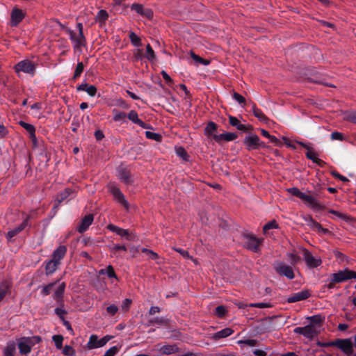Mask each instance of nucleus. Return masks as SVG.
I'll use <instances>...</instances> for the list:
<instances>
[{
  "mask_svg": "<svg viewBox=\"0 0 356 356\" xmlns=\"http://www.w3.org/2000/svg\"><path fill=\"white\" fill-rule=\"evenodd\" d=\"M74 49H79L81 47H85L86 45V38L84 36L83 33H79V35L76 38L74 41Z\"/></svg>",
  "mask_w": 356,
  "mask_h": 356,
  "instance_id": "nucleus-32",
  "label": "nucleus"
},
{
  "mask_svg": "<svg viewBox=\"0 0 356 356\" xmlns=\"http://www.w3.org/2000/svg\"><path fill=\"white\" fill-rule=\"evenodd\" d=\"M238 343L245 344L249 346H255L257 345L258 341L256 339H245V340H240L238 341Z\"/></svg>",
  "mask_w": 356,
  "mask_h": 356,
  "instance_id": "nucleus-53",
  "label": "nucleus"
},
{
  "mask_svg": "<svg viewBox=\"0 0 356 356\" xmlns=\"http://www.w3.org/2000/svg\"><path fill=\"white\" fill-rule=\"evenodd\" d=\"M169 323V320L168 318H165L164 317H156L153 319H150L147 325L149 326L153 324H158L160 325H167Z\"/></svg>",
  "mask_w": 356,
  "mask_h": 356,
  "instance_id": "nucleus-33",
  "label": "nucleus"
},
{
  "mask_svg": "<svg viewBox=\"0 0 356 356\" xmlns=\"http://www.w3.org/2000/svg\"><path fill=\"white\" fill-rule=\"evenodd\" d=\"M288 257L290 258L291 261V264L293 265L297 264L300 261V257L297 255L296 254L290 253L287 254Z\"/></svg>",
  "mask_w": 356,
  "mask_h": 356,
  "instance_id": "nucleus-55",
  "label": "nucleus"
},
{
  "mask_svg": "<svg viewBox=\"0 0 356 356\" xmlns=\"http://www.w3.org/2000/svg\"><path fill=\"white\" fill-rule=\"evenodd\" d=\"M73 193L74 191L70 188H66L64 191L59 193L55 199L54 208H57L62 202L66 200Z\"/></svg>",
  "mask_w": 356,
  "mask_h": 356,
  "instance_id": "nucleus-19",
  "label": "nucleus"
},
{
  "mask_svg": "<svg viewBox=\"0 0 356 356\" xmlns=\"http://www.w3.org/2000/svg\"><path fill=\"white\" fill-rule=\"evenodd\" d=\"M331 139L332 140H343V134H341L340 132L334 131L331 134Z\"/></svg>",
  "mask_w": 356,
  "mask_h": 356,
  "instance_id": "nucleus-61",
  "label": "nucleus"
},
{
  "mask_svg": "<svg viewBox=\"0 0 356 356\" xmlns=\"http://www.w3.org/2000/svg\"><path fill=\"white\" fill-rule=\"evenodd\" d=\"M99 275H107L109 278H116L117 275L114 271V268L112 266L109 265L104 269H101L99 271Z\"/></svg>",
  "mask_w": 356,
  "mask_h": 356,
  "instance_id": "nucleus-34",
  "label": "nucleus"
},
{
  "mask_svg": "<svg viewBox=\"0 0 356 356\" xmlns=\"http://www.w3.org/2000/svg\"><path fill=\"white\" fill-rule=\"evenodd\" d=\"M330 213L337 216V217L341 218V219H344L346 220V221H348L349 219H350V216L346 215V214H343L342 213H340L337 211H335V210H330Z\"/></svg>",
  "mask_w": 356,
  "mask_h": 356,
  "instance_id": "nucleus-58",
  "label": "nucleus"
},
{
  "mask_svg": "<svg viewBox=\"0 0 356 356\" xmlns=\"http://www.w3.org/2000/svg\"><path fill=\"white\" fill-rule=\"evenodd\" d=\"M107 229L111 232H115L118 235H119L120 236H126L127 238L129 237L128 229H124L120 228V227H117L112 224L108 225L107 226Z\"/></svg>",
  "mask_w": 356,
  "mask_h": 356,
  "instance_id": "nucleus-28",
  "label": "nucleus"
},
{
  "mask_svg": "<svg viewBox=\"0 0 356 356\" xmlns=\"http://www.w3.org/2000/svg\"><path fill=\"white\" fill-rule=\"evenodd\" d=\"M36 66L37 64L34 62L29 59H25L15 65L13 69L18 76H20V72L26 73L33 76L35 72Z\"/></svg>",
  "mask_w": 356,
  "mask_h": 356,
  "instance_id": "nucleus-2",
  "label": "nucleus"
},
{
  "mask_svg": "<svg viewBox=\"0 0 356 356\" xmlns=\"http://www.w3.org/2000/svg\"><path fill=\"white\" fill-rule=\"evenodd\" d=\"M311 296L309 290H302L300 292L292 294L288 298L287 302L289 303L296 302L307 299Z\"/></svg>",
  "mask_w": 356,
  "mask_h": 356,
  "instance_id": "nucleus-13",
  "label": "nucleus"
},
{
  "mask_svg": "<svg viewBox=\"0 0 356 356\" xmlns=\"http://www.w3.org/2000/svg\"><path fill=\"white\" fill-rule=\"evenodd\" d=\"M348 273H350V269L345 268L343 270H339L336 273H333L332 275V277H333V282L340 283L350 280V275Z\"/></svg>",
  "mask_w": 356,
  "mask_h": 356,
  "instance_id": "nucleus-17",
  "label": "nucleus"
},
{
  "mask_svg": "<svg viewBox=\"0 0 356 356\" xmlns=\"http://www.w3.org/2000/svg\"><path fill=\"white\" fill-rule=\"evenodd\" d=\"M307 319L310 321L309 325H313L314 327L316 326L321 327L325 321V317L321 315H314L308 317Z\"/></svg>",
  "mask_w": 356,
  "mask_h": 356,
  "instance_id": "nucleus-29",
  "label": "nucleus"
},
{
  "mask_svg": "<svg viewBox=\"0 0 356 356\" xmlns=\"http://www.w3.org/2000/svg\"><path fill=\"white\" fill-rule=\"evenodd\" d=\"M84 70V65L82 62H79L76 65V67L75 68L74 75L72 77V80H76L78 77H79L81 74V73L83 72Z\"/></svg>",
  "mask_w": 356,
  "mask_h": 356,
  "instance_id": "nucleus-38",
  "label": "nucleus"
},
{
  "mask_svg": "<svg viewBox=\"0 0 356 356\" xmlns=\"http://www.w3.org/2000/svg\"><path fill=\"white\" fill-rule=\"evenodd\" d=\"M66 287L65 282H62L59 284L58 288L56 289L54 294V299L60 303L63 302V295Z\"/></svg>",
  "mask_w": 356,
  "mask_h": 356,
  "instance_id": "nucleus-23",
  "label": "nucleus"
},
{
  "mask_svg": "<svg viewBox=\"0 0 356 356\" xmlns=\"http://www.w3.org/2000/svg\"><path fill=\"white\" fill-rule=\"evenodd\" d=\"M113 120L115 122H119L124 120L127 117V114L124 112L119 111L117 109L113 110Z\"/></svg>",
  "mask_w": 356,
  "mask_h": 356,
  "instance_id": "nucleus-41",
  "label": "nucleus"
},
{
  "mask_svg": "<svg viewBox=\"0 0 356 356\" xmlns=\"http://www.w3.org/2000/svg\"><path fill=\"white\" fill-rule=\"evenodd\" d=\"M118 311V307L115 305H111L106 307V312L111 316H114Z\"/></svg>",
  "mask_w": 356,
  "mask_h": 356,
  "instance_id": "nucleus-57",
  "label": "nucleus"
},
{
  "mask_svg": "<svg viewBox=\"0 0 356 356\" xmlns=\"http://www.w3.org/2000/svg\"><path fill=\"white\" fill-rule=\"evenodd\" d=\"M233 98L236 101L238 102L240 104H243L245 105V99L240 94H238V92H234L233 93Z\"/></svg>",
  "mask_w": 356,
  "mask_h": 356,
  "instance_id": "nucleus-54",
  "label": "nucleus"
},
{
  "mask_svg": "<svg viewBox=\"0 0 356 356\" xmlns=\"http://www.w3.org/2000/svg\"><path fill=\"white\" fill-rule=\"evenodd\" d=\"M226 312H227V309H226L225 307H224L222 305L218 306L216 308V314L219 318H223L225 316Z\"/></svg>",
  "mask_w": 356,
  "mask_h": 356,
  "instance_id": "nucleus-52",
  "label": "nucleus"
},
{
  "mask_svg": "<svg viewBox=\"0 0 356 356\" xmlns=\"http://www.w3.org/2000/svg\"><path fill=\"white\" fill-rule=\"evenodd\" d=\"M86 91L90 96L94 97L97 92V88L93 85H88Z\"/></svg>",
  "mask_w": 356,
  "mask_h": 356,
  "instance_id": "nucleus-59",
  "label": "nucleus"
},
{
  "mask_svg": "<svg viewBox=\"0 0 356 356\" xmlns=\"http://www.w3.org/2000/svg\"><path fill=\"white\" fill-rule=\"evenodd\" d=\"M24 18L23 13L19 9H14L11 13V24L16 26Z\"/></svg>",
  "mask_w": 356,
  "mask_h": 356,
  "instance_id": "nucleus-24",
  "label": "nucleus"
},
{
  "mask_svg": "<svg viewBox=\"0 0 356 356\" xmlns=\"http://www.w3.org/2000/svg\"><path fill=\"white\" fill-rule=\"evenodd\" d=\"M162 352L165 355H170L177 351L178 348L176 346L166 345L161 348Z\"/></svg>",
  "mask_w": 356,
  "mask_h": 356,
  "instance_id": "nucleus-40",
  "label": "nucleus"
},
{
  "mask_svg": "<svg viewBox=\"0 0 356 356\" xmlns=\"http://www.w3.org/2000/svg\"><path fill=\"white\" fill-rule=\"evenodd\" d=\"M253 114L260 121L266 122L268 120L267 117L264 115V113L261 111V109L258 108L255 104L253 105L252 107Z\"/></svg>",
  "mask_w": 356,
  "mask_h": 356,
  "instance_id": "nucleus-36",
  "label": "nucleus"
},
{
  "mask_svg": "<svg viewBox=\"0 0 356 356\" xmlns=\"http://www.w3.org/2000/svg\"><path fill=\"white\" fill-rule=\"evenodd\" d=\"M217 129L218 125L215 122H209L204 129V135L213 138V135H216L214 132L216 131Z\"/></svg>",
  "mask_w": 356,
  "mask_h": 356,
  "instance_id": "nucleus-30",
  "label": "nucleus"
},
{
  "mask_svg": "<svg viewBox=\"0 0 356 356\" xmlns=\"http://www.w3.org/2000/svg\"><path fill=\"white\" fill-rule=\"evenodd\" d=\"M346 119L348 121H350L355 124H356V111H353L348 114Z\"/></svg>",
  "mask_w": 356,
  "mask_h": 356,
  "instance_id": "nucleus-64",
  "label": "nucleus"
},
{
  "mask_svg": "<svg viewBox=\"0 0 356 356\" xmlns=\"http://www.w3.org/2000/svg\"><path fill=\"white\" fill-rule=\"evenodd\" d=\"M112 336L106 335L102 339H99L96 334L90 335L89 340L86 344V347L88 350H92L97 348H101L105 346L111 339Z\"/></svg>",
  "mask_w": 356,
  "mask_h": 356,
  "instance_id": "nucleus-5",
  "label": "nucleus"
},
{
  "mask_svg": "<svg viewBox=\"0 0 356 356\" xmlns=\"http://www.w3.org/2000/svg\"><path fill=\"white\" fill-rule=\"evenodd\" d=\"M236 129H237L238 130L241 131H243V132H248V131H250V130H252V126H250V125L248 127V126H246V125H245V124H243L240 123V124L237 126Z\"/></svg>",
  "mask_w": 356,
  "mask_h": 356,
  "instance_id": "nucleus-62",
  "label": "nucleus"
},
{
  "mask_svg": "<svg viewBox=\"0 0 356 356\" xmlns=\"http://www.w3.org/2000/svg\"><path fill=\"white\" fill-rule=\"evenodd\" d=\"M22 340L25 341L29 346L31 348L36 343H39L42 341V338L40 336H33V337H22Z\"/></svg>",
  "mask_w": 356,
  "mask_h": 356,
  "instance_id": "nucleus-35",
  "label": "nucleus"
},
{
  "mask_svg": "<svg viewBox=\"0 0 356 356\" xmlns=\"http://www.w3.org/2000/svg\"><path fill=\"white\" fill-rule=\"evenodd\" d=\"M273 268L279 275L285 276L289 280H292L295 277L292 267L282 261H276L273 264Z\"/></svg>",
  "mask_w": 356,
  "mask_h": 356,
  "instance_id": "nucleus-4",
  "label": "nucleus"
},
{
  "mask_svg": "<svg viewBox=\"0 0 356 356\" xmlns=\"http://www.w3.org/2000/svg\"><path fill=\"white\" fill-rule=\"evenodd\" d=\"M28 220L29 218L27 217L24 221L18 225L17 227H15L13 229L10 230L7 233V238L11 239L13 237L15 236L17 234H18L19 232H21L23 229H25V227L28 225Z\"/></svg>",
  "mask_w": 356,
  "mask_h": 356,
  "instance_id": "nucleus-21",
  "label": "nucleus"
},
{
  "mask_svg": "<svg viewBox=\"0 0 356 356\" xmlns=\"http://www.w3.org/2000/svg\"><path fill=\"white\" fill-rule=\"evenodd\" d=\"M54 312L55 314L60 318L61 321H63L65 319L64 316L67 314V312L65 309L57 307L55 309Z\"/></svg>",
  "mask_w": 356,
  "mask_h": 356,
  "instance_id": "nucleus-56",
  "label": "nucleus"
},
{
  "mask_svg": "<svg viewBox=\"0 0 356 356\" xmlns=\"http://www.w3.org/2000/svg\"><path fill=\"white\" fill-rule=\"evenodd\" d=\"M238 137L236 134L234 133H223L218 135H213V139L218 143H220L222 141H232L235 140Z\"/></svg>",
  "mask_w": 356,
  "mask_h": 356,
  "instance_id": "nucleus-15",
  "label": "nucleus"
},
{
  "mask_svg": "<svg viewBox=\"0 0 356 356\" xmlns=\"http://www.w3.org/2000/svg\"><path fill=\"white\" fill-rule=\"evenodd\" d=\"M67 252V247L65 245H59L52 254V259L60 264V261L64 258Z\"/></svg>",
  "mask_w": 356,
  "mask_h": 356,
  "instance_id": "nucleus-18",
  "label": "nucleus"
},
{
  "mask_svg": "<svg viewBox=\"0 0 356 356\" xmlns=\"http://www.w3.org/2000/svg\"><path fill=\"white\" fill-rule=\"evenodd\" d=\"M145 136L147 138L152 139V140H154L158 141V142L161 141V138H162L161 135H160L159 134L149 131L145 132Z\"/></svg>",
  "mask_w": 356,
  "mask_h": 356,
  "instance_id": "nucleus-48",
  "label": "nucleus"
},
{
  "mask_svg": "<svg viewBox=\"0 0 356 356\" xmlns=\"http://www.w3.org/2000/svg\"><path fill=\"white\" fill-rule=\"evenodd\" d=\"M278 227H279V225H278L277 222H276V220H273L268 222V223H266L264 226L263 231L264 233H266L267 232V230H269L271 229H277Z\"/></svg>",
  "mask_w": 356,
  "mask_h": 356,
  "instance_id": "nucleus-49",
  "label": "nucleus"
},
{
  "mask_svg": "<svg viewBox=\"0 0 356 356\" xmlns=\"http://www.w3.org/2000/svg\"><path fill=\"white\" fill-rule=\"evenodd\" d=\"M303 258L305 261L307 266L309 268H317L322 264L321 258H316L313 257L312 253L306 248H302Z\"/></svg>",
  "mask_w": 356,
  "mask_h": 356,
  "instance_id": "nucleus-8",
  "label": "nucleus"
},
{
  "mask_svg": "<svg viewBox=\"0 0 356 356\" xmlns=\"http://www.w3.org/2000/svg\"><path fill=\"white\" fill-rule=\"evenodd\" d=\"M108 18V14L105 10H101L98 12L96 16V21H99L102 22H105L106 20Z\"/></svg>",
  "mask_w": 356,
  "mask_h": 356,
  "instance_id": "nucleus-47",
  "label": "nucleus"
},
{
  "mask_svg": "<svg viewBox=\"0 0 356 356\" xmlns=\"http://www.w3.org/2000/svg\"><path fill=\"white\" fill-rule=\"evenodd\" d=\"M229 122L232 126L236 127L241 123L237 118L232 115L229 116Z\"/></svg>",
  "mask_w": 356,
  "mask_h": 356,
  "instance_id": "nucleus-63",
  "label": "nucleus"
},
{
  "mask_svg": "<svg viewBox=\"0 0 356 356\" xmlns=\"http://www.w3.org/2000/svg\"><path fill=\"white\" fill-rule=\"evenodd\" d=\"M234 333V330L232 328L226 327L216 333L212 336V339L214 340H218L220 339L225 338Z\"/></svg>",
  "mask_w": 356,
  "mask_h": 356,
  "instance_id": "nucleus-26",
  "label": "nucleus"
},
{
  "mask_svg": "<svg viewBox=\"0 0 356 356\" xmlns=\"http://www.w3.org/2000/svg\"><path fill=\"white\" fill-rule=\"evenodd\" d=\"M243 143L248 151L258 149L260 147H266L265 143L260 141L259 137L252 134L245 137Z\"/></svg>",
  "mask_w": 356,
  "mask_h": 356,
  "instance_id": "nucleus-3",
  "label": "nucleus"
},
{
  "mask_svg": "<svg viewBox=\"0 0 356 356\" xmlns=\"http://www.w3.org/2000/svg\"><path fill=\"white\" fill-rule=\"evenodd\" d=\"M63 337L60 334L54 335L52 340L55 343V346L57 349L60 350L63 348Z\"/></svg>",
  "mask_w": 356,
  "mask_h": 356,
  "instance_id": "nucleus-39",
  "label": "nucleus"
},
{
  "mask_svg": "<svg viewBox=\"0 0 356 356\" xmlns=\"http://www.w3.org/2000/svg\"><path fill=\"white\" fill-rule=\"evenodd\" d=\"M129 120H130L134 123L138 124L140 127L143 129H147L148 126L146 123H145L143 121H142L140 119L138 118V113L136 111L131 110L129 111V113L127 115Z\"/></svg>",
  "mask_w": 356,
  "mask_h": 356,
  "instance_id": "nucleus-20",
  "label": "nucleus"
},
{
  "mask_svg": "<svg viewBox=\"0 0 356 356\" xmlns=\"http://www.w3.org/2000/svg\"><path fill=\"white\" fill-rule=\"evenodd\" d=\"M118 177L120 181L127 185L131 184L134 181L130 171L127 168H120L118 170Z\"/></svg>",
  "mask_w": 356,
  "mask_h": 356,
  "instance_id": "nucleus-16",
  "label": "nucleus"
},
{
  "mask_svg": "<svg viewBox=\"0 0 356 356\" xmlns=\"http://www.w3.org/2000/svg\"><path fill=\"white\" fill-rule=\"evenodd\" d=\"M286 191L292 195L300 198L306 206L314 210H321L323 208L314 196L301 192L297 187L289 188Z\"/></svg>",
  "mask_w": 356,
  "mask_h": 356,
  "instance_id": "nucleus-1",
  "label": "nucleus"
},
{
  "mask_svg": "<svg viewBox=\"0 0 356 356\" xmlns=\"http://www.w3.org/2000/svg\"><path fill=\"white\" fill-rule=\"evenodd\" d=\"M19 124L27 131V132L30 135V138H31L33 143L34 144H35L36 143V136H35V127L33 125L26 123L24 121H19Z\"/></svg>",
  "mask_w": 356,
  "mask_h": 356,
  "instance_id": "nucleus-22",
  "label": "nucleus"
},
{
  "mask_svg": "<svg viewBox=\"0 0 356 356\" xmlns=\"http://www.w3.org/2000/svg\"><path fill=\"white\" fill-rule=\"evenodd\" d=\"M331 346H336L341 350L347 355H350L353 352V346L350 339H336L331 342Z\"/></svg>",
  "mask_w": 356,
  "mask_h": 356,
  "instance_id": "nucleus-6",
  "label": "nucleus"
},
{
  "mask_svg": "<svg viewBox=\"0 0 356 356\" xmlns=\"http://www.w3.org/2000/svg\"><path fill=\"white\" fill-rule=\"evenodd\" d=\"M306 157L320 167H323L325 165V163L323 160L318 158V154L312 151V148L306 152Z\"/></svg>",
  "mask_w": 356,
  "mask_h": 356,
  "instance_id": "nucleus-25",
  "label": "nucleus"
},
{
  "mask_svg": "<svg viewBox=\"0 0 356 356\" xmlns=\"http://www.w3.org/2000/svg\"><path fill=\"white\" fill-rule=\"evenodd\" d=\"M94 220V216L92 214H88L81 220L79 225L76 227V230L79 233L85 232L89 226L92 224Z\"/></svg>",
  "mask_w": 356,
  "mask_h": 356,
  "instance_id": "nucleus-12",
  "label": "nucleus"
},
{
  "mask_svg": "<svg viewBox=\"0 0 356 356\" xmlns=\"http://www.w3.org/2000/svg\"><path fill=\"white\" fill-rule=\"evenodd\" d=\"M243 237L245 240L244 243L245 248L254 252H258L259 251V244L261 241L259 238L251 234H244Z\"/></svg>",
  "mask_w": 356,
  "mask_h": 356,
  "instance_id": "nucleus-7",
  "label": "nucleus"
},
{
  "mask_svg": "<svg viewBox=\"0 0 356 356\" xmlns=\"http://www.w3.org/2000/svg\"><path fill=\"white\" fill-rule=\"evenodd\" d=\"M191 58L195 60L196 61L197 63H201L204 65H207L210 63V61L208 60H205L202 58H201L200 56H199L198 55H196L193 51H191Z\"/></svg>",
  "mask_w": 356,
  "mask_h": 356,
  "instance_id": "nucleus-45",
  "label": "nucleus"
},
{
  "mask_svg": "<svg viewBox=\"0 0 356 356\" xmlns=\"http://www.w3.org/2000/svg\"><path fill=\"white\" fill-rule=\"evenodd\" d=\"M16 352L15 344H8L4 350L3 356H13Z\"/></svg>",
  "mask_w": 356,
  "mask_h": 356,
  "instance_id": "nucleus-46",
  "label": "nucleus"
},
{
  "mask_svg": "<svg viewBox=\"0 0 356 356\" xmlns=\"http://www.w3.org/2000/svg\"><path fill=\"white\" fill-rule=\"evenodd\" d=\"M118 351V348L116 346H113L106 351L102 356H114Z\"/></svg>",
  "mask_w": 356,
  "mask_h": 356,
  "instance_id": "nucleus-60",
  "label": "nucleus"
},
{
  "mask_svg": "<svg viewBox=\"0 0 356 356\" xmlns=\"http://www.w3.org/2000/svg\"><path fill=\"white\" fill-rule=\"evenodd\" d=\"M175 149H176L177 154L179 156H180L184 161H187L188 160L189 156L184 147H176Z\"/></svg>",
  "mask_w": 356,
  "mask_h": 356,
  "instance_id": "nucleus-42",
  "label": "nucleus"
},
{
  "mask_svg": "<svg viewBox=\"0 0 356 356\" xmlns=\"http://www.w3.org/2000/svg\"><path fill=\"white\" fill-rule=\"evenodd\" d=\"M145 57L149 61H152L156 58L155 53H154L153 49L152 48V47L150 46V44H149L146 47Z\"/></svg>",
  "mask_w": 356,
  "mask_h": 356,
  "instance_id": "nucleus-44",
  "label": "nucleus"
},
{
  "mask_svg": "<svg viewBox=\"0 0 356 356\" xmlns=\"http://www.w3.org/2000/svg\"><path fill=\"white\" fill-rule=\"evenodd\" d=\"M305 220L307 222V225L311 227L314 229H322L321 225L314 220L311 216L305 217Z\"/></svg>",
  "mask_w": 356,
  "mask_h": 356,
  "instance_id": "nucleus-37",
  "label": "nucleus"
},
{
  "mask_svg": "<svg viewBox=\"0 0 356 356\" xmlns=\"http://www.w3.org/2000/svg\"><path fill=\"white\" fill-rule=\"evenodd\" d=\"M18 348L19 353L22 355H28L31 351V348L25 341L22 340V337L20 339V341L18 343Z\"/></svg>",
  "mask_w": 356,
  "mask_h": 356,
  "instance_id": "nucleus-31",
  "label": "nucleus"
},
{
  "mask_svg": "<svg viewBox=\"0 0 356 356\" xmlns=\"http://www.w3.org/2000/svg\"><path fill=\"white\" fill-rule=\"evenodd\" d=\"M293 332L296 334L303 335L305 337L312 339L318 334V332L313 325H307L305 327H297L294 329Z\"/></svg>",
  "mask_w": 356,
  "mask_h": 356,
  "instance_id": "nucleus-9",
  "label": "nucleus"
},
{
  "mask_svg": "<svg viewBox=\"0 0 356 356\" xmlns=\"http://www.w3.org/2000/svg\"><path fill=\"white\" fill-rule=\"evenodd\" d=\"M76 352L72 346L65 345L63 348V354L65 356H74Z\"/></svg>",
  "mask_w": 356,
  "mask_h": 356,
  "instance_id": "nucleus-50",
  "label": "nucleus"
},
{
  "mask_svg": "<svg viewBox=\"0 0 356 356\" xmlns=\"http://www.w3.org/2000/svg\"><path fill=\"white\" fill-rule=\"evenodd\" d=\"M12 285V282L8 280H4L0 283V302L6 295L10 294Z\"/></svg>",
  "mask_w": 356,
  "mask_h": 356,
  "instance_id": "nucleus-14",
  "label": "nucleus"
},
{
  "mask_svg": "<svg viewBox=\"0 0 356 356\" xmlns=\"http://www.w3.org/2000/svg\"><path fill=\"white\" fill-rule=\"evenodd\" d=\"M129 39L132 43L136 47L141 46V40L140 38L134 32H131L129 34Z\"/></svg>",
  "mask_w": 356,
  "mask_h": 356,
  "instance_id": "nucleus-43",
  "label": "nucleus"
},
{
  "mask_svg": "<svg viewBox=\"0 0 356 356\" xmlns=\"http://www.w3.org/2000/svg\"><path fill=\"white\" fill-rule=\"evenodd\" d=\"M58 281H56L55 282L49 283L47 285L43 286L42 290V293L43 296H48L50 293V291L52 287L58 282Z\"/></svg>",
  "mask_w": 356,
  "mask_h": 356,
  "instance_id": "nucleus-51",
  "label": "nucleus"
},
{
  "mask_svg": "<svg viewBox=\"0 0 356 356\" xmlns=\"http://www.w3.org/2000/svg\"><path fill=\"white\" fill-rule=\"evenodd\" d=\"M110 191H111V193H112V195L114 196V197L120 203H121L125 207L126 209H128L129 204L128 202L126 200L124 195L121 192V191L119 189V188H118L115 186H111Z\"/></svg>",
  "mask_w": 356,
  "mask_h": 356,
  "instance_id": "nucleus-11",
  "label": "nucleus"
},
{
  "mask_svg": "<svg viewBox=\"0 0 356 356\" xmlns=\"http://www.w3.org/2000/svg\"><path fill=\"white\" fill-rule=\"evenodd\" d=\"M131 9L132 10L136 11L139 15L145 17L148 19H152L153 17V11L150 8H145L140 3H133L131 6Z\"/></svg>",
  "mask_w": 356,
  "mask_h": 356,
  "instance_id": "nucleus-10",
  "label": "nucleus"
},
{
  "mask_svg": "<svg viewBox=\"0 0 356 356\" xmlns=\"http://www.w3.org/2000/svg\"><path fill=\"white\" fill-rule=\"evenodd\" d=\"M60 264L52 259L47 262L45 265V274L47 275H51L54 273L58 268V266Z\"/></svg>",
  "mask_w": 356,
  "mask_h": 356,
  "instance_id": "nucleus-27",
  "label": "nucleus"
}]
</instances>
